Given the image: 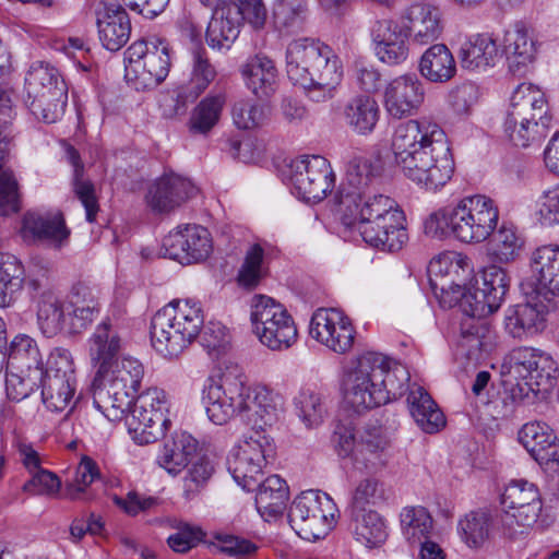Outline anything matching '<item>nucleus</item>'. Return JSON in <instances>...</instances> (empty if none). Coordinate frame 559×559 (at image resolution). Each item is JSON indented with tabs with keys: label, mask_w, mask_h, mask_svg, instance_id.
<instances>
[{
	"label": "nucleus",
	"mask_w": 559,
	"mask_h": 559,
	"mask_svg": "<svg viewBox=\"0 0 559 559\" xmlns=\"http://www.w3.org/2000/svg\"><path fill=\"white\" fill-rule=\"evenodd\" d=\"M202 401L209 419L215 425L246 415L258 428L276 424L285 405L284 397L267 385H248L243 369L236 364L226 365L217 376L206 379Z\"/></svg>",
	"instance_id": "nucleus-1"
},
{
	"label": "nucleus",
	"mask_w": 559,
	"mask_h": 559,
	"mask_svg": "<svg viewBox=\"0 0 559 559\" xmlns=\"http://www.w3.org/2000/svg\"><path fill=\"white\" fill-rule=\"evenodd\" d=\"M394 164L417 186L437 191L454 173V159L443 129L426 119L400 123L392 134Z\"/></svg>",
	"instance_id": "nucleus-2"
},
{
	"label": "nucleus",
	"mask_w": 559,
	"mask_h": 559,
	"mask_svg": "<svg viewBox=\"0 0 559 559\" xmlns=\"http://www.w3.org/2000/svg\"><path fill=\"white\" fill-rule=\"evenodd\" d=\"M402 376L407 380L403 367L377 352L359 355L344 372L342 381L343 402L346 408L357 414L379 407L402 393Z\"/></svg>",
	"instance_id": "nucleus-3"
},
{
	"label": "nucleus",
	"mask_w": 559,
	"mask_h": 559,
	"mask_svg": "<svg viewBox=\"0 0 559 559\" xmlns=\"http://www.w3.org/2000/svg\"><path fill=\"white\" fill-rule=\"evenodd\" d=\"M288 79L306 90L317 103L333 98L343 70L338 57L324 43L312 38L293 40L286 49Z\"/></svg>",
	"instance_id": "nucleus-4"
},
{
	"label": "nucleus",
	"mask_w": 559,
	"mask_h": 559,
	"mask_svg": "<svg viewBox=\"0 0 559 559\" xmlns=\"http://www.w3.org/2000/svg\"><path fill=\"white\" fill-rule=\"evenodd\" d=\"M335 211L345 226L356 228L364 241L377 249L397 251L408 239L403 211L384 194L373 193L349 209L342 205Z\"/></svg>",
	"instance_id": "nucleus-5"
},
{
	"label": "nucleus",
	"mask_w": 559,
	"mask_h": 559,
	"mask_svg": "<svg viewBox=\"0 0 559 559\" xmlns=\"http://www.w3.org/2000/svg\"><path fill=\"white\" fill-rule=\"evenodd\" d=\"M498 221L499 209L495 201L477 194L430 214L425 222V233L438 239L452 236L465 243H478L491 236Z\"/></svg>",
	"instance_id": "nucleus-6"
},
{
	"label": "nucleus",
	"mask_w": 559,
	"mask_h": 559,
	"mask_svg": "<svg viewBox=\"0 0 559 559\" xmlns=\"http://www.w3.org/2000/svg\"><path fill=\"white\" fill-rule=\"evenodd\" d=\"M143 377V365L130 356L108 367L97 368L91 385L95 408L111 421L121 419L138 393Z\"/></svg>",
	"instance_id": "nucleus-7"
},
{
	"label": "nucleus",
	"mask_w": 559,
	"mask_h": 559,
	"mask_svg": "<svg viewBox=\"0 0 559 559\" xmlns=\"http://www.w3.org/2000/svg\"><path fill=\"white\" fill-rule=\"evenodd\" d=\"M203 324L199 302L190 299L173 301L152 318V345L164 357H177L197 338Z\"/></svg>",
	"instance_id": "nucleus-8"
},
{
	"label": "nucleus",
	"mask_w": 559,
	"mask_h": 559,
	"mask_svg": "<svg viewBox=\"0 0 559 559\" xmlns=\"http://www.w3.org/2000/svg\"><path fill=\"white\" fill-rule=\"evenodd\" d=\"M25 103L36 118L55 123L63 116L68 90L56 68L43 63L32 66L25 76Z\"/></svg>",
	"instance_id": "nucleus-9"
},
{
	"label": "nucleus",
	"mask_w": 559,
	"mask_h": 559,
	"mask_svg": "<svg viewBox=\"0 0 559 559\" xmlns=\"http://www.w3.org/2000/svg\"><path fill=\"white\" fill-rule=\"evenodd\" d=\"M503 513L499 518V530L508 539H518L537 522L543 500L537 486L526 479L511 480L501 496Z\"/></svg>",
	"instance_id": "nucleus-10"
},
{
	"label": "nucleus",
	"mask_w": 559,
	"mask_h": 559,
	"mask_svg": "<svg viewBox=\"0 0 559 559\" xmlns=\"http://www.w3.org/2000/svg\"><path fill=\"white\" fill-rule=\"evenodd\" d=\"M250 319L255 336L272 350L287 349L297 340V328L292 316L272 297L253 296Z\"/></svg>",
	"instance_id": "nucleus-11"
},
{
	"label": "nucleus",
	"mask_w": 559,
	"mask_h": 559,
	"mask_svg": "<svg viewBox=\"0 0 559 559\" xmlns=\"http://www.w3.org/2000/svg\"><path fill=\"white\" fill-rule=\"evenodd\" d=\"M337 512L329 495L320 490H307L292 502L288 521L302 539L318 540L334 527Z\"/></svg>",
	"instance_id": "nucleus-12"
},
{
	"label": "nucleus",
	"mask_w": 559,
	"mask_h": 559,
	"mask_svg": "<svg viewBox=\"0 0 559 559\" xmlns=\"http://www.w3.org/2000/svg\"><path fill=\"white\" fill-rule=\"evenodd\" d=\"M168 406L167 395L162 389L150 388L141 393L126 417V425L132 440L143 445L163 437L170 425L169 418L166 417Z\"/></svg>",
	"instance_id": "nucleus-13"
},
{
	"label": "nucleus",
	"mask_w": 559,
	"mask_h": 559,
	"mask_svg": "<svg viewBox=\"0 0 559 559\" xmlns=\"http://www.w3.org/2000/svg\"><path fill=\"white\" fill-rule=\"evenodd\" d=\"M292 193L306 202H319L332 191L335 176L329 160L320 155L292 160L287 174Z\"/></svg>",
	"instance_id": "nucleus-14"
},
{
	"label": "nucleus",
	"mask_w": 559,
	"mask_h": 559,
	"mask_svg": "<svg viewBox=\"0 0 559 559\" xmlns=\"http://www.w3.org/2000/svg\"><path fill=\"white\" fill-rule=\"evenodd\" d=\"M507 271L496 264L485 267L475 284L462 293L461 308L471 317L484 318L496 312L509 289Z\"/></svg>",
	"instance_id": "nucleus-15"
},
{
	"label": "nucleus",
	"mask_w": 559,
	"mask_h": 559,
	"mask_svg": "<svg viewBox=\"0 0 559 559\" xmlns=\"http://www.w3.org/2000/svg\"><path fill=\"white\" fill-rule=\"evenodd\" d=\"M309 334L336 354L348 353L356 331L350 319L336 308H319L311 317Z\"/></svg>",
	"instance_id": "nucleus-16"
},
{
	"label": "nucleus",
	"mask_w": 559,
	"mask_h": 559,
	"mask_svg": "<svg viewBox=\"0 0 559 559\" xmlns=\"http://www.w3.org/2000/svg\"><path fill=\"white\" fill-rule=\"evenodd\" d=\"M530 288L526 294L550 301L559 296V247L542 246L530 257V277L524 284Z\"/></svg>",
	"instance_id": "nucleus-17"
},
{
	"label": "nucleus",
	"mask_w": 559,
	"mask_h": 559,
	"mask_svg": "<svg viewBox=\"0 0 559 559\" xmlns=\"http://www.w3.org/2000/svg\"><path fill=\"white\" fill-rule=\"evenodd\" d=\"M165 254L180 263H194L205 260L212 251L209 230L199 225L178 226L163 240Z\"/></svg>",
	"instance_id": "nucleus-18"
},
{
	"label": "nucleus",
	"mask_w": 559,
	"mask_h": 559,
	"mask_svg": "<svg viewBox=\"0 0 559 559\" xmlns=\"http://www.w3.org/2000/svg\"><path fill=\"white\" fill-rule=\"evenodd\" d=\"M400 20L405 27L411 45L426 46L438 40L443 32L440 9L425 0H419L406 7Z\"/></svg>",
	"instance_id": "nucleus-19"
},
{
	"label": "nucleus",
	"mask_w": 559,
	"mask_h": 559,
	"mask_svg": "<svg viewBox=\"0 0 559 559\" xmlns=\"http://www.w3.org/2000/svg\"><path fill=\"white\" fill-rule=\"evenodd\" d=\"M98 37L109 51L120 50L130 39L131 23L126 10L114 0L94 2Z\"/></svg>",
	"instance_id": "nucleus-20"
},
{
	"label": "nucleus",
	"mask_w": 559,
	"mask_h": 559,
	"mask_svg": "<svg viewBox=\"0 0 559 559\" xmlns=\"http://www.w3.org/2000/svg\"><path fill=\"white\" fill-rule=\"evenodd\" d=\"M377 174L378 168L367 154L353 153L348 160L345 181L336 195V207L344 205L349 209V206H354L355 202L362 201V198L367 195H372L371 182Z\"/></svg>",
	"instance_id": "nucleus-21"
},
{
	"label": "nucleus",
	"mask_w": 559,
	"mask_h": 559,
	"mask_svg": "<svg viewBox=\"0 0 559 559\" xmlns=\"http://www.w3.org/2000/svg\"><path fill=\"white\" fill-rule=\"evenodd\" d=\"M217 70L205 49L192 51L189 80L175 90V115H183L189 104L194 103L215 81Z\"/></svg>",
	"instance_id": "nucleus-22"
},
{
	"label": "nucleus",
	"mask_w": 559,
	"mask_h": 559,
	"mask_svg": "<svg viewBox=\"0 0 559 559\" xmlns=\"http://www.w3.org/2000/svg\"><path fill=\"white\" fill-rule=\"evenodd\" d=\"M424 100V84L414 73L391 80L384 91L385 108L397 119L416 114Z\"/></svg>",
	"instance_id": "nucleus-23"
},
{
	"label": "nucleus",
	"mask_w": 559,
	"mask_h": 559,
	"mask_svg": "<svg viewBox=\"0 0 559 559\" xmlns=\"http://www.w3.org/2000/svg\"><path fill=\"white\" fill-rule=\"evenodd\" d=\"M500 46V55L506 57L509 71L513 74L525 73L536 59V39L523 23H515L506 29Z\"/></svg>",
	"instance_id": "nucleus-24"
},
{
	"label": "nucleus",
	"mask_w": 559,
	"mask_h": 559,
	"mask_svg": "<svg viewBox=\"0 0 559 559\" xmlns=\"http://www.w3.org/2000/svg\"><path fill=\"white\" fill-rule=\"evenodd\" d=\"M170 58L168 47L158 41L138 64L126 67V79L136 91H148L159 85L168 75Z\"/></svg>",
	"instance_id": "nucleus-25"
},
{
	"label": "nucleus",
	"mask_w": 559,
	"mask_h": 559,
	"mask_svg": "<svg viewBox=\"0 0 559 559\" xmlns=\"http://www.w3.org/2000/svg\"><path fill=\"white\" fill-rule=\"evenodd\" d=\"M195 187L178 175H164L148 189L146 203L155 213H167L180 206L195 193Z\"/></svg>",
	"instance_id": "nucleus-26"
},
{
	"label": "nucleus",
	"mask_w": 559,
	"mask_h": 559,
	"mask_svg": "<svg viewBox=\"0 0 559 559\" xmlns=\"http://www.w3.org/2000/svg\"><path fill=\"white\" fill-rule=\"evenodd\" d=\"M509 123L525 121L549 123L547 116V100L545 94L532 83L520 84L512 94L510 110L508 111Z\"/></svg>",
	"instance_id": "nucleus-27"
},
{
	"label": "nucleus",
	"mask_w": 559,
	"mask_h": 559,
	"mask_svg": "<svg viewBox=\"0 0 559 559\" xmlns=\"http://www.w3.org/2000/svg\"><path fill=\"white\" fill-rule=\"evenodd\" d=\"M246 87L258 98L265 99L278 87V72L274 61L265 55L249 57L240 67Z\"/></svg>",
	"instance_id": "nucleus-28"
},
{
	"label": "nucleus",
	"mask_w": 559,
	"mask_h": 559,
	"mask_svg": "<svg viewBox=\"0 0 559 559\" xmlns=\"http://www.w3.org/2000/svg\"><path fill=\"white\" fill-rule=\"evenodd\" d=\"M519 441L540 465L559 462V443L546 423H526L519 431Z\"/></svg>",
	"instance_id": "nucleus-29"
},
{
	"label": "nucleus",
	"mask_w": 559,
	"mask_h": 559,
	"mask_svg": "<svg viewBox=\"0 0 559 559\" xmlns=\"http://www.w3.org/2000/svg\"><path fill=\"white\" fill-rule=\"evenodd\" d=\"M198 441L188 432H175L170 439L164 442L156 463L169 475L180 474L197 456Z\"/></svg>",
	"instance_id": "nucleus-30"
},
{
	"label": "nucleus",
	"mask_w": 559,
	"mask_h": 559,
	"mask_svg": "<svg viewBox=\"0 0 559 559\" xmlns=\"http://www.w3.org/2000/svg\"><path fill=\"white\" fill-rule=\"evenodd\" d=\"M37 323L41 333L52 337L61 332L70 334L69 306L53 292L44 290L36 301Z\"/></svg>",
	"instance_id": "nucleus-31"
},
{
	"label": "nucleus",
	"mask_w": 559,
	"mask_h": 559,
	"mask_svg": "<svg viewBox=\"0 0 559 559\" xmlns=\"http://www.w3.org/2000/svg\"><path fill=\"white\" fill-rule=\"evenodd\" d=\"M547 312L548 306L543 301L511 307L506 316V330L516 338L537 334L545 328Z\"/></svg>",
	"instance_id": "nucleus-32"
},
{
	"label": "nucleus",
	"mask_w": 559,
	"mask_h": 559,
	"mask_svg": "<svg viewBox=\"0 0 559 559\" xmlns=\"http://www.w3.org/2000/svg\"><path fill=\"white\" fill-rule=\"evenodd\" d=\"M500 57L497 40L488 33L471 36L459 52L462 68L472 71L495 67Z\"/></svg>",
	"instance_id": "nucleus-33"
},
{
	"label": "nucleus",
	"mask_w": 559,
	"mask_h": 559,
	"mask_svg": "<svg viewBox=\"0 0 559 559\" xmlns=\"http://www.w3.org/2000/svg\"><path fill=\"white\" fill-rule=\"evenodd\" d=\"M22 231L25 238L48 241L56 247H60L70 234L60 213L37 212L24 215Z\"/></svg>",
	"instance_id": "nucleus-34"
},
{
	"label": "nucleus",
	"mask_w": 559,
	"mask_h": 559,
	"mask_svg": "<svg viewBox=\"0 0 559 559\" xmlns=\"http://www.w3.org/2000/svg\"><path fill=\"white\" fill-rule=\"evenodd\" d=\"M525 352L540 354L539 349L533 347H519L511 350L503 362V368L507 369L504 373L509 377L507 382L512 385L510 391L514 401L528 397L530 393L534 394L533 374L537 367L533 364L528 367L522 362Z\"/></svg>",
	"instance_id": "nucleus-35"
},
{
	"label": "nucleus",
	"mask_w": 559,
	"mask_h": 559,
	"mask_svg": "<svg viewBox=\"0 0 559 559\" xmlns=\"http://www.w3.org/2000/svg\"><path fill=\"white\" fill-rule=\"evenodd\" d=\"M240 19L233 7L215 8L207 24L205 38L212 49H229L240 33Z\"/></svg>",
	"instance_id": "nucleus-36"
},
{
	"label": "nucleus",
	"mask_w": 559,
	"mask_h": 559,
	"mask_svg": "<svg viewBox=\"0 0 559 559\" xmlns=\"http://www.w3.org/2000/svg\"><path fill=\"white\" fill-rule=\"evenodd\" d=\"M122 338L109 318L104 319L88 340L91 361L99 367H108L122 349Z\"/></svg>",
	"instance_id": "nucleus-37"
},
{
	"label": "nucleus",
	"mask_w": 559,
	"mask_h": 559,
	"mask_svg": "<svg viewBox=\"0 0 559 559\" xmlns=\"http://www.w3.org/2000/svg\"><path fill=\"white\" fill-rule=\"evenodd\" d=\"M407 403L412 417L423 431L436 433L445 426L443 413L424 388L413 386Z\"/></svg>",
	"instance_id": "nucleus-38"
},
{
	"label": "nucleus",
	"mask_w": 559,
	"mask_h": 559,
	"mask_svg": "<svg viewBox=\"0 0 559 559\" xmlns=\"http://www.w3.org/2000/svg\"><path fill=\"white\" fill-rule=\"evenodd\" d=\"M343 117L346 126L353 132L368 135L373 132L379 121L380 107L371 96L357 95L345 104Z\"/></svg>",
	"instance_id": "nucleus-39"
},
{
	"label": "nucleus",
	"mask_w": 559,
	"mask_h": 559,
	"mask_svg": "<svg viewBox=\"0 0 559 559\" xmlns=\"http://www.w3.org/2000/svg\"><path fill=\"white\" fill-rule=\"evenodd\" d=\"M418 69L427 81L447 83L456 73V62L444 44H435L421 55Z\"/></svg>",
	"instance_id": "nucleus-40"
},
{
	"label": "nucleus",
	"mask_w": 559,
	"mask_h": 559,
	"mask_svg": "<svg viewBox=\"0 0 559 559\" xmlns=\"http://www.w3.org/2000/svg\"><path fill=\"white\" fill-rule=\"evenodd\" d=\"M226 93H210L191 110L188 129L192 134L207 135L219 122L226 105Z\"/></svg>",
	"instance_id": "nucleus-41"
},
{
	"label": "nucleus",
	"mask_w": 559,
	"mask_h": 559,
	"mask_svg": "<svg viewBox=\"0 0 559 559\" xmlns=\"http://www.w3.org/2000/svg\"><path fill=\"white\" fill-rule=\"evenodd\" d=\"M255 506L266 520L275 519L284 511L289 490L286 481L277 475H271L255 486Z\"/></svg>",
	"instance_id": "nucleus-42"
},
{
	"label": "nucleus",
	"mask_w": 559,
	"mask_h": 559,
	"mask_svg": "<svg viewBox=\"0 0 559 559\" xmlns=\"http://www.w3.org/2000/svg\"><path fill=\"white\" fill-rule=\"evenodd\" d=\"M488 242V255L492 262L508 264L515 261L525 245L524 237L518 228L510 223H502L491 234Z\"/></svg>",
	"instance_id": "nucleus-43"
},
{
	"label": "nucleus",
	"mask_w": 559,
	"mask_h": 559,
	"mask_svg": "<svg viewBox=\"0 0 559 559\" xmlns=\"http://www.w3.org/2000/svg\"><path fill=\"white\" fill-rule=\"evenodd\" d=\"M41 401L44 406L55 413L72 409L78 380L41 377Z\"/></svg>",
	"instance_id": "nucleus-44"
},
{
	"label": "nucleus",
	"mask_w": 559,
	"mask_h": 559,
	"mask_svg": "<svg viewBox=\"0 0 559 559\" xmlns=\"http://www.w3.org/2000/svg\"><path fill=\"white\" fill-rule=\"evenodd\" d=\"M353 534L368 548L379 547L388 537L383 519L372 510L353 511Z\"/></svg>",
	"instance_id": "nucleus-45"
},
{
	"label": "nucleus",
	"mask_w": 559,
	"mask_h": 559,
	"mask_svg": "<svg viewBox=\"0 0 559 559\" xmlns=\"http://www.w3.org/2000/svg\"><path fill=\"white\" fill-rule=\"evenodd\" d=\"M64 156L73 167L74 193L85 209L87 222L93 223L99 210L94 185L83 179V164L78 151L72 145L64 144Z\"/></svg>",
	"instance_id": "nucleus-46"
},
{
	"label": "nucleus",
	"mask_w": 559,
	"mask_h": 559,
	"mask_svg": "<svg viewBox=\"0 0 559 559\" xmlns=\"http://www.w3.org/2000/svg\"><path fill=\"white\" fill-rule=\"evenodd\" d=\"M43 356L36 342L27 335H17L10 345L7 369L19 371L43 370Z\"/></svg>",
	"instance_id": "nucleus-47"
},
{
	"label": "nucleus",
	"mask_w": 559,
	"mask_h": 559,
	"mask_svg": "<svg viewBox=\"0 0 559 559\" xmlns=\"http://www.w3.org/2000/svg\"><path fill=\"white\" fill-rule=\"evenodd\" d=\"M24 266L11 253H0V307H9L24 283Z\"/></svg>",
	"instance_id": "nucleus-48"
},
{
	"label": "nucleus",
	"mask_w": 559,
	"mask_h": 559,
	"mask_svg": "<svg viewBox=\"0 0 559 559\" xmlns=\"http://www.w3.org/2000/svg\"><path fill=\"white\" fill-rule=\"evenodd\" d=\"M400 522L402 534L411 545L431 537L433 520L424 507L404 508L400 513Z\"/></svg>",
	"instance_id": "nucleus-49"
},
{
	"label": "nucleus",
	"mask_w": 559,
	"mask_h": 559,
	"mask_svg": "<svg viewBox=\"0 0 559 559\" xmlns=\"http://www.w3.org/2000/svg\"><path fill=\"white\" fill-rule=\"evenodd\" d=\"M230 116L238 130H254L270 120V108L249 98H241L231 105Z\"/></svg>",
	"instance_id": "nucleus-50"
},
{
	"label": "nucleus",
	"mask_w": 559,
	"mask_h": 559,
	"mask_svg": "<svg viewBox=\"0 0 559 559\" xmlns=\"http://www.w3.org/2000/svg\"><path fill=\"white\" fill-rule=\"evenodd\" d=\"M264 466L263 461H255L237 451H233L228 457V471L235 481L247 491L255 490Z\"/></svg>",
	"instance_id": "nucleus-51"
},
{
	"label": "nucleus",
	"mask_w": 559,
	"mask_h": 559,
	"mask_svg": "<svg viewBox=\"0 0 559 559\" xmlns=\"http://www.w3.org/2000/svg\"><path fill=\"white\" fill-rule=\"evenodd\" d=\"M299 419L307 428H316L323 423L326 407L320 393L310 389L301 390L294 399Z\"/></svg>",
	"instance_id": "nucleus-52"
},
{
	"label": "nucleus",
	"mask_w": 559,
	"mask_h": 559,
	"mask_svg": "<svg viewBox=\"0 0 559 559\" xmlns=\"http://www.w3.org/2000/svg\"><path fill=\"white\" fill-rule=\"evenodd\" d=\"M491 518L487 512H471L459 522V533L471 548L481 547L489 538Z\"/></svg>",
	"instance_id": "nucleus-53"
},
{
	"label": "nucleus",
	"mask_w": 559,
	"mask_h": 559,
	"mask_svg": "<svg viewBox=\"0 0 559 559\" xmlns=\"http://www.w3.org/2000/svg\"><path fill=\"white\" fill-rule=\"evenodd\" d=\"M234 451L252 457L255 461H263L266 464L269 459H273L275 454V443L264 427L258 428L252 426L251 431L243 437V440Z\"/></svg>",
	"instance_id": "nucleus-54"
},
{
	"label": "nucleus",
	"mask_w": 559,
	"mask_h": 559,
	"mask_svg": "<svg viewBox=\"0 0 559 559\" xmlns=\"http://www.w3.org/2000/svg\"><path fill=\"white\" fill-rule=\"evenodd\" d=\"M528 352H525L523 356V364L531 367L532 364L537 367L535 374H533V383L534 395L539 392H548L550 391L556 382V373L558 371L557 362L554 358L543 350L540 354H531L532 356H527Z\"/></svg>",
	"instance_id": "nucleus-55"
},
{
	"label": "nucleus",
	"mask_w": 559,
	"mask_h": 559,
	"mask_svg": "<svg viewBox=\"0 0 559 559\" xmlns=\"http://www.w3.org/2000/svg\"><path fill=\"white\" fill-rule=\"evenodd\" d=\"M496 336L485 324L475 326L474 331L463 334L460 347L465 350L471 361H478L486 358L493 349Z\"/></svg>",
	"instance_id": "nucleus-56"
},
{
	"label": "nucleus",
	"mask_w": 559,
	"mask_h": 559,
	"mask_svg": "<svg viewBox=\"0 0 559 559\" xmlns=\"http://www.w3.org/2000/svg\"><path fill=\"white\" fill-rule=\"evenodd\" d=\"M43 377V370L19 371L7 369L5 392L7 396L20 402L32 394Z\"/></svg>",
	"instance_id": "nucleus-57"
},
{
	"label": "nucleus",
	"mask_w": 559,
	"mask_h": 559,
	"mask_svg": "<svg viewBox=\"0 0 559 559\" xmlns=\"http://www.w3.org/2000/svg\"><path fill=\"white\" fill-rule=\"evenodd\" d=\"M264 251L259 245H253L246 253L245 261L238 273V283L246 288H254L264 276Z\"/></svg>",
	"instance_id": "nucleus-58"
},
{
	"label": "nucleus",
	"mask_w": 559,
	"mask_h": 559,
	"mask_svg": "<svg viewBox=\"0 0 559 559\" xmlns=\"http://www.w3.org/2000/svg\"><path fill=\"white\" fill-rule=\"evenodd\" d=\"M547 124L540 122L523 121L522 123L516 122L514 126L509 123V117L507 116L504 121V132L509 136L510 141L519 147H527L532 143L542 139L547 129Z\"/></svg>",
	"instance_id": "nucleus-59"
},
{
	"label": "nucleus",
	"mask_w": 559,
	"mask_h": 559,
	"mask_svg": "<svg viewBox=\"0 0 559 559\" xmlns=\"http://www.w3.org/2000/svg\"><path fill=\"white\" fill-rule=\"evenodd\" d=\"M21 198L19 183L10 169L0 167V214L9 215L19 212Z\"/></svg>",
	"instance_id": "nucleus-60"
},
{
	"label": "nucleus",
	"mask_w": 559,
	"mask_h": 559,
	"mask_svg": "<svg viewBox=\"0 0 559 559\" xmlns=\"http://www.w3.org/2000/svg\"><path fill=\"white\" fill-rule=\"evenodd\" d=\"M32 477L23 485V490L33 496L56 497L61 487L58 476L40 468L31 473Z\"/></svg>",
	"instance_id": "nucleus-61"
},
{
	"label": "nucleus",
	"mask_w": 559,
	"mask_h": 559,
	"mask_svg": "<svg viewBox=\"0 0 559 559\" xmlns=\"http://www.w3.org/2000/svg\"><path fill=\"white\" fill-rule=\"evenodd\" d=\"M43 377L76 380L74 361L70 350L61 347L51 350Z\"/></svg>",
	"instance_id": "nucleus-62"
},
{
	"label": "nucleus",
	"mask_w": 559,
	"mask_h": 559,
	"mask_svg": "<svg viewBox=\"0 0 559 559\" xmlns=\"http://www.w3.org/2000/svg\"><path fill=\"white\" fill-rule=\"evenodd\" d=\"M370 37L373 45L385 46L386 43L408 38L401 20L383 19L376 21L370 28Z\"/></svg>",
	"instance_id": "nucleus-63"
},
{
	"label": "nucleus",
	"mask_w": 559,
	"mask_h": 559,
	"mask_svg": "<svg viewBox=\"0 0 559 559\" xmlns=\"http://www.w3.org/2000/svg\"><path fill=\"white\" fill-rule=\"evenodd\" d=\"M190 464L191 467L183 478V492L187 499L193 498L213 473V466L204 457H199L195 461L193 459Z\"/></svg>",
	"instance_id": "nucleus-64"
}]
</instances>
